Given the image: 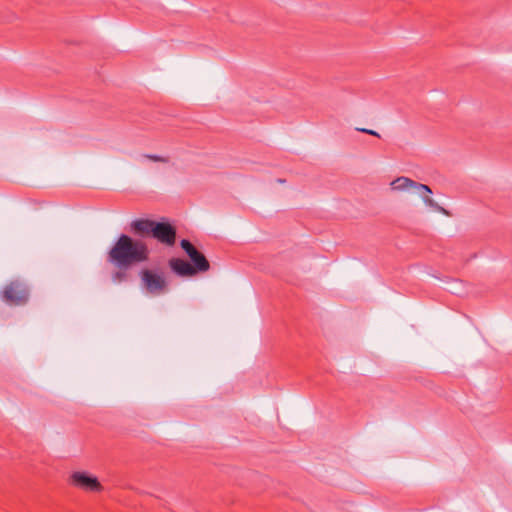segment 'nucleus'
<instances>
[{
	"mask_svg": "<svg viewBox=\"0 0 512 512\" xmlns=\"http://www.w3.org/2000/svg\"><path fill=\"white\" fill-rule=\"evenodd\" d=\"M150 249L139 239L121 234L107 253V261L113 266H133L149 260Z\"/></svg>",
	"mask_w": 512,
	"mask_h": 512,
	"instance_id": "f257e3e1",
	"label": "nucleus"
},
{
	"mask_svg": "<svg viewBox=\"0 0 512 512\" xmlns=\"http://www.w3.org/2000/svg\"><path fill=\"white\" fill-rule=\"evenodd\" d=\"M30 286L20 278L12 279L0 291V299L9 306H24L30 299Z\"/></svg>",
	"mask_w": 512,
	"mask_h": 512,
	"instance_id": "f03ea898",
	"label": "nucleus"
},
{
	"mask_svg": "<svg viewBox=\"0 0 512 512\" xmlns=\"http://www.w3.org/2000/svg\"><path fill=\"white\" fill-rule=\"evenodd\" d=\"M391 189L395 191H407L410 189H413L415 192H417L423 202L430 208H433L434 210L448 215V212L438 205L429 195L432 194V190L428 185L418 183L408 177L400 176L394 179L390 183Z\"/></svg>",
	"mask_w": 512,
	"mask_h": 512,
	"instance_id": "7ed1b4c3",
	"label": "nucleus"
},
{
	"mask_svg": "<svg viewBox=\"0 0 512 512\" xmlns=\"http://www.w3.org/2000/svg\"><path fill=\"white\" fill-rule=\"evenodd\" d=\"M141 286L143 290L150 295H161L167 292L168 282L164 272L143 268L139 272Z\"/></svg>",
	"mask_w": 512,
	"mask_h": 512,
	"instance_id": "20e7f679",
	"label": "nucleus"
},
{
	"mask_svg": "<svg viewBox=\"0 0 512 512\" xmlns=\"http://www.w3.org/2000/svg\"><path fill=\"white\" fill-rule=\"evenodd\" d=\"M181 248L186 252L192 261V268H195V273L206 272L210 268L209 261L203 253L198 251L196 247L187 239L181 240Z\"/></svg>",
	"mask_w": 512,
	"mask_h": 512,
	"instance_id": "39448f33",
	"label": "nucleus"
},
{
	"mask_svg": "<svg viewBox=\"0 0 512 512\" xmlns=\"http://www.w3.org/2000/svg\"><path fill=\"white\" fill-rule=\"evenodd\" d=\"M70 482L75 487L86 491L97 492L102 490V485L98 481V479L92 475H89L86 472H74L70 476Z\"/></svg>",
	"mask_w": 512,
	"mask_h": 512,
	"instance_id": "423d86ee",
	"label": "nucleus"
},
{
	"mask_svg": "<svg viewBox=\"0 0 512 512\" xmlns=\"http://www.w3.org/2000/svg\"><path fill=\"white\" fill-rule=\"evenodd\" d=\"M153 238L166 246H173L176 242V229L167 221L156 222Z\"/></svg>",
	"mask_w": 512,
	"mask_h": 512,
	"instance_id": "0eeeda50",
	"label": "nucleus"
},
{
	"mask_svg": "<svg viewBox=\"0 0 512 512\" xmlns=\"http://www.w3.org/2000/svg\"><path fill=\"white\" fill-rule=\"evenodd\" d=\"M156 222L150 219H135L130 223V228L135 235L153 236Z\"/></svg>",
	"mask_w": 512,
	"mask_h": 512,
	"instance_id": "6e6552de",
	"label": "nucleus"
},
{
	"mask_svg": "<svg viewBox=\"0 0 512 512\" xmlns=\"http://www.w3.org/2000/svg\"><path fill=\"white\" fill-rule=\"evenodd\" d=\"M169 266L171 270L181 277L193 276L195 275V268H192V265L181 258H172L169 260Z\"/></svg>",
	"mask_w": 512,
	"mask_h": 512,
	"instance_id": "1a4fd4ad",
	"label": "nucleus"
},
{
	"mask_svg": "<svg viewBox=\"0 0 512 512\" xmlns=\"http://www.w3.org/2000/svg\"><path fill=\"white\" fill-rule=\"evenodd\" d=\"M114 267L117 268V270L115 272H113L111 275V280L113 283L120 284V283H123V282H126L129 280L128 269L131 266H114Z\"/></svg>",
	"mask_w": 512,
	"mask_h": 512,
	"instance_id": "9d476101",
	"label": "nucleus"
},
{
	"mask_svg": "<svg viewBox=\"0 0 512 512\" xmlns=\"http://www.w3.org/2000/svg\"><path fill=\"white\" fill-rule=\"evenodd\" d=\"M142 157L146 158V159H149L151 161H154V162H161V163H168L169 162V158L168 157L157 155V154H143Z\"/></svg>",
	"mask_w": 512,
	"mask_h": 512,
	"instance_id": "9b49d317",
	"label": "nucleus"
},
{
	"mask_svg": "<svg viewBox=\"0 0 512 512\" xmlns=\"http://www.w3.org/2000/svg\"><path fill=\"white\" fill-rule=\"evenodd\" d=\"M356 130L359 131V132H362V133H366V134L378 137V138L380 137V134L378 132H376L375 130H372V129L356 128Z\"/></svg>",
	"mask_w": 512,
	"mask_h": 512,
	"instance_id": "f8f14e48",
	"label": "nucleus"
}]
</instances>
